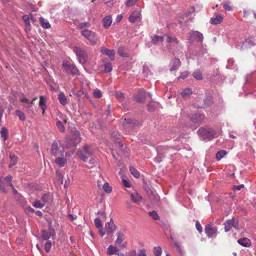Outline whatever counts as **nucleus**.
Masks as SVG:
<instances>
[{"instance_id":"1","label":"nucleus","mask_w":256,"mask_h":256,"mask_svg":"<svg viewBox=\"0 0 256 256\" xmlns=\"http://www.w3.org/2000/svg\"><path fill=\"white\" fill-rule=\"evenodd\" d=\"M95 152L94 148L91 146L84 145L82 149L80 150V156L84 162H86Z\"/></svg>"},{"instance_id":"2","label":"nucleus","mask_w":256,"mask_h":256,"mask_svg":"<svg viewBox=\"0 0 256 256\" xmlns=\"http://www.w3.org/2000/svg\"><path fill=\"white\" fill-rule=\"evenodd\" d=\"M80 34L88 40L91 45L94 46L96 44L98 38L94 32L90 30L84 29L81 30Z\"/></svg>"},{"instance_id":"3","label":"nucleus","mask_w":256,"mask_h":256,"mask_svg":"<svg viewBox=\"0 0 256 256\" xmlns=\"http://www.w3.org/2000/svg\"><path fill=\"white\" fill-rule=\"evenodd\" d=\"M12 177L9 175L5 178H0V190L3 193L8 192L9 187H13L11 182Z\"/></svg>"},{"instance_id":"4","label":"nucleus","mask_w":256,"mask_h":256,"mask_svg":"<svg viewBox=\"0 0 256 256\" xmlns=\"http://www.w3.org/2000/svg\"><path fill=\"white\" fill-rule=\"evenodd\" d=\"M198 134L204 140H210L214 138L216 132L212 128H200L198 131Z\"/></svg>"},{"instance_id":"5","label":"nucleus","mask_w":256,"mask_h":256,"mask_svg":"<svg viewBox=\"0 0 256 256\" xmlns=\"http://www.w3.org/2000/svg\"><path fill=\"white\" fill-rule=\"evenodd\" d=\"M62 66L64 70L67 74L72 76L79 74V70L74 64H71L68 62H64Z\"/></svg>"},{"instance_id":"6","label":"nucleus","mask_w":256,"mask_h":256,"mask_svg":"<svg viewBox=\"0 0 256 256\" xmlns=\"http://www.w3.org/2000/svg\"><path fill=\"white\" fill-rule=\"evenodd\" d=\"M81 138L80 137V133L78 131L74 130L73 132L72 138V139H66V147L74 146L80 142Z\"/></svg>"},{"instance_id":"7","label":"nucleus","mask_w":256,"mask_h":256,"mask_svg":"<svg viewBox=\"0 0 256 256\" xmlns=\"http://www.w3.org/2000/svg\"><path fill=\"white\" fill-rule=\"evenodd\" d=\"M74 52L76 55L80 63L82 64H85L87 60L86 52L84 50L77 46L74 48Z\"/></svg>"},{"instance_id":"8","label":"nucleus","mask_w":256,"mask_h":256,"mask_svg":"<svg viewBox=\"0 0 256 256\" xmlns=\"http://www.w3.org/2000/svg\"><path fill=\"white\" fill-rule=\"evenodd\" d=\"M51 152L55 156H63L64 154V147H60L58 143L56 141L52 144L51 147Z\"/></svg>"},{"instance_id":"9","label":"nucleus","mask_w":256,"mask_h":256,"mask_svg":"<svg viewBox=\"0 0 256 256\" xmlns=\"http://www.w3.org/2000/svg\"><path fill=\"white\" fill-rule=\"evenodd\" d=\"M139 124L137 120H132L130 118H125L123 122V127L128 130H131Z\"/></svg>"},{"instance_id":"10","label":"nucleus","mask_w":256,"mask_h":256,"mask_svg":"<svg viewBox=\"0 0 256 256\" xmlns=\"http://www.w3.org/2000/svg\"><path fill=\"white\" fill-rule=\"evenodd\" d=\"M56 235L55 230L50 225L48 230H43L42 232V237L43 240H47L50 237H53Z\"/></svg>"},{"instance_id":"11","label":"nucleus","mask_w":256,"mask_h":256,"mask_svg":"<svg viewBox=\"0 0 256 256\" xmlns=\"http://www.w3.org/2000/svg\"><path fill=\"white\" fill-rule=\"evenodd\" d=\"M146 91L143 89L140 90L134 97L135 100L139 103H143L146 100Z\"/></svg>"},{"instance_id":"12","label":"nucleus","mask_w":256,"mask_h":256,"mask_svg":"<svg viewBox=\"0 0 256 256\" xmlns=\"http://www.w3.org/2000/svg\"><path fill=\"white\" fill-rule=\"evenodd\" d=\"M204 231L206 235L210 238L216 232L217 228L213 226L211 224H208L206 226Z\"/></svg>"},{"instance_id":"13","label":"nucleus","mask_w":256,"mask_h":256,"mask_svg":"<svg viewBox=\"0 0 256 256\" xmlns=\"http://www.w3.org/2000/svg\"><path fill=\"white\" fill-rule=\"evenodd\" d=\"M105 228L106 230L107 234H112L116 228V226L114 224L112 220L110 219V221L106 222L105 224Z\"/></svg>"},{"instance_id":"14","label":"nucleus","mask_w":256,"mask_h":256,"mask_svg":"<svg viewBox=\"0 0 256 256\" xmlns=\"http://www.w3.org/2000/svg\"><path fill=\"white\" fill-rule=\"evenodd\" d=\"M188 40H192V38H194L202 42L203 40V34L198 31H192L188 36Z\"/></svg>"},{"instance_id":"15","label":"nucleus","mask_w":256,"mask_h":256,"mask_svg":"<svg viewBox=\"0 0 256 256\" xmlns=\"http://www.w3.org/2000/svg\"><path fill=\"white\" fill-rule=\"evenodd\" d=\"M204 104H198V102H196L195 104V106L199 108H202L208 106L212 103V98L211 96H207L204 100Z\"/></svg>"},{"instance_id":"16","label":"nucleus","mask_w":256,"mask_h":256,"mask_svg":"<svg viewBox=\"0 0 256 256\" xmlns=\"http://www.w3.org/2000/svg\"><path fill=\"white\" fill-rule=\"evenodd\" d=\"M101 52L103 54L108 56L111 60H114L115 52L114 50H110L106 48H102L101 50Z\"/></svg>"},{"instance_id":"17","label":"nucleus","mask_w":256,"mask_h":256,"mask_svg":"<svg viewBox=\"0 0 256 256\" xmlns=\"http://www.w3.org/2000/svg\"><path fill=\"white\" fill-rule=\"evenodd\" d=\"M19 98L21 102L26 104L24 106L28 108H32L33 105V102L36 100V98H34L32 102H30V100L26 97H24L23 94L20 96Z\"/></svg>"},{"instance_id":"18","label":"nucleus","mask_w":256,"mask_h":256,"mask_svg":"<svg viewBox=\"0 0 256 256\" xmlns=\"http://www.w3.org/2000/svg\"><path fill=\"white\" fill-rule=\"evenodd\" d=\"M180 61L178 58H174L170 62V70L173 71L178 69L179 66H180Z\"/></svg>"},{"instance_id":"19","label":"nucleus","mask_w":256,"mask_h":256,"mask_svg":"<svg viewBox=\"0 0 256 256\" xmlns=\"http://www.w3.org/2000/svg\"><path fill=\"white\" fill-rule=\"evenodd\" d=\"M140 14L138 10H134L130 14L129 17V20L131 22L134 23L140 18Z\"/></svg>"},{"instance_id":"20","label":"nucleus","mask_w":256,"mask_h":256,"mask_svg":"<svg viewBox=\"0 0 256 256\" xmlns=\"http://www.w3.org/2000/svg\"><path fill=\"white\" fill-rule=\"evenodd\" d=\"M204 116L202 114H194L190 116L191 120L194 122H200L203 120Z\"/></svg>"},{"instance_id":"21","label":"nucleus","mask_w":256,"mask_h":256,"mask_svg":"<svg viewBox=\"0 0 256 256\" xmlns=\"http://www.w3.org/2000/svg\"><path fill=\"white\" fill-rule=\"evenodd\" d=\"M46 100L44 96H40V102H39V106L40 107L41 109L42 110V115H44L45 112V110L46 108Z\"/></svg>"},{"instance_id":"22","label":"nucleus","mask_w":256,"mask_h":256,"mask_svg":"<svg viewBox=\"0 0 256 256\" xmlns=\"http://www.w3.org/2000/svg\"><path fill=\"white\" fill-rule=\"evenodd\" d=\"M130 199L134 202L136 203L142 200V197L137 192H134L130 194Z\"/></svg>"},{"instance_id":"23","label":"nucleus","mask_w":256,"mask_h":256,"mask_svg":"<svg viewBox=\"0 0 256 256\" xmlns=\"http://www.w3.org/2000/svg\"><path fill=\"white\" fill-rule=\"evenodd\" d=\"M223 20V16L222 14H218L216 16L215 18H212L210 19L212 24H220Z\"/></svg>"},{"instance_id":"24","label":"nucleus","mask_w":256,"mask_h":256,"mask_svg":"<svg viewBox=\"0 0 256 256\" xmlns=\"http://www.w3.org/2000/svg\"><path fill=\"white\" fill-rule=\"evenodd\" d=\"M238 242L242 246L248 247L250 246V242L247 238H240L238 240Z\"/></svg>"},{"instance_id":"25","label":"nucleus","mask_w":256,"mask_h":256,"mask_svg":"<svg viewBox=\"0 0 256 256\" xmlns=\"http://www.w3.org/2000/svg\"><path fill=\"white\" fill-rule=\"evenodd\" d=\"M10 163L8 166L10 168H12L13 166L16 165L18 162V158L16 156L12 154H10Z\"/></svg>"},{"instance_id":"26","label":"nucleus","mask_w":256,"mask_h":256,"mask_svg":"<svg viewBox=\"0 0 256 256\" xmlns=\"http://www.w3.org/2000/svg\"><path fill=\"white\" fill-rule=\"evenodd\" d=\"M164 40V36L154 35L152 38V42L155 44H158L162 43Z\"/></svg>"},{"instance_id":"27","label":"nucleus","mask_w":256,"mask_h":256,"mask_svg":"<svg viewBox=\"0 0 256 256\" xmlns=\"http://www.w3.org/2000/svg\"><path fill=\"white\" fill-rule=\"evenodd\" d=\"M58 100L60 104L62 106H65L67 104V98L62 92H60L58 94Z\"/></svg>"},{"instance_id":"28","label":"nucleus","mask_w":256,"mask_h":256,"mask_svg":"<svg viewBox=\"0 0 256 256\" xmlns=\"http://www.w3.org/2000/svg\"><path fill=\"white\" fill-rule=\"evenodd\" d=\"M104 26L105 28H108L112 24V18L110 16H107L103 19Z\"/></svg>"},{"instance_id":"29","label":"nucleus","mask_w":256,"mask_h":256,"mask_svg":"<svg viewBox=\"0 0 256 256\" xmlns=\"http://www.w3.org/2000/svg\"><path fill=\"white\" fill-rule=\"evenodd\" d=\"M40 22L42 26L44 28H50V24L48 20L44 18L40 17L39 19Z\"/></svg>"},{"instance_id":"30","label":"nucleus","mask_w":256,"mask_h":256,"mask_svg":"<svg viewBox=\"0 0 256 256\" xmlns=\"http://www.w3.org/2000/svg\"><path fill=\"white\" fill-rule=\"evenodd\" d=\"M118 248L112 245L110 246L108 248L107 252L109 255L116 254Z\"/></svg>"},{"instance_id":"31","label":"nucleus","mask_w":256,"mask_h":256,"mask_svg":"<svg viewBox=\"0 0 256 256\" xmlns=\"http://www.w3.org/2000/svg\"><path fill=\"white\" fill-rule=\"evenodd\" d=\"M55 162L60 166H64L66 162V160L62 157H58L56 159Z\"/></svg>"},{"instance_id":"32","label":"nucleus","mask_w":256,"mask_h":256,"mask_svg":"<svg viewBox=\"0 0 256 256\" xmlns=\"http://www.w3.org/2000/svg\"><path fill=\"white\" fill-rule=\"evenodd\" d=\"M192 91L190 88H186L182 90V91L181 92V95L182 98H185L192 94Z\"/></svg>"},{"instance_id":"33","label":"nucleus","mask_w":256,"mask_h":256,"mask_svg":"<svg viewBox=\"0 0 256 256\" xmlns=\"http://www.w3.org/2000/svg\"><path fill=\"white\" fill-rule=\"evenodd\" d=\"M118 238L116 240V244H120L124 239V234L121 232H118L117 234Z\"/></svg>"},{"instance_id":"34","label":"nucleus","mask_w":256,"mask_h":256,"mask_svg":"<svg viewBox=\"0 0 256 256\" xmlns=\"http://www.w3.org/2000/svg\"><path fill=\"white\" fill-rule=\"evenodd\" d=\"M0 132L1 136H2V138H3L4 140V141L6 140L8 138V134L7 129L4 127L2 128H1Z\"/></svg>"},{"instance_id":"35","label":"nucleus","mask_w":256,"mask_h":256,"mask_svg":"<svg viewBox=\"0 0 256 256\" xmlns=\"http://www.w3.org/2000/svg\"><path fill=\"white\" fill-rule=\"evenodd\" d=\"M166 42L168 43H171L174 45L177 44L178 43V40L175 37L170 36H167Z\"/></svg>"},{"instance_id":"36","label":"nucleus","mask_w":256,"mask_h":256,"mask_svg":"<svg viewBox=\"0 0 256 256\" xmlns=\"http://www.w3.org/2000/svg\"><path fill=\"white\" fill-rule=\"evenodd\" d=\"M90 24L88 22H80L78 24V29L83 30L86 29L85 28H88L90 27Z\"/></svg>"},{"instance_id":"37","label":"nucleus","mask_w":256,"mask_h":256,"mask_svg":"<svg viewBox=\"0 0 256 256\" xmlns=\"http://www.w3.org/2000/svg\"><path fill=\"white\" fill-rule=\"evenodd\" d=\"M225 232H228L232 227V224L230 220H227L224 224Z\"/></svg>"},{"instance_id":"38","label":"nucleus","mask_w":256,"mask_h":256,"mask_svg":"<svg viewBox=\"0 0 256 256\" xmlns=\"http://www.w3.org/2000/svg\"><path fill=\"white\" fill-rule=\"evenodd\" d=\"M130 170L132 175L136 178H138L140 176L138 172L133 166H130Z\"/></svg>"},{"instance_id":"39","label":"nucleus","mask_w":256,"mask_h":256,"mask_svg":"<svg viewBox=\"0 0 256 256\" xmlns=\"http://www.w3.org/2000/svg\"><path fill=\"white\" fill-rule=\"evenodd\" d=\"M192 76L197 80H200L202 79V74L199 70L194 72L192 74Z\"/></svg>"},{"instance_id":"40","label":"nucleus","mask_w":256,"mask_h":256,"mask_svg":"<svg viewBox=\"0 0 256 256\" xmlns=\"http://www.w3.org/2000/svg\"><path fill=\"white\" fill-rule=\"evenodd\" d=\"M42 203L45 204L46 202H48L50 200V194H45L42 197Z\"/></svg>"},{"instance_id":"41","label":"nucleus","mask_w":256,"mask_h":256,"mask_svg":"<svg viewBox=\"0 0 256 256\" xmlns=\"http://www.w3.org/2000/svg\"><path fill=\"white\" fill-rule=\"evenodd\" d=\"M226 150H221L218 152L216 154V158L218 160H220L226 154Z\"/></svg>"},{"instance_id":"42","label":"nucleus","mask_w":256,"mask_h":256,"mask_svg":"<svg viewBox=\"0 0 256 256\" xmlns=\"http://www.w3.org/2000/svg\"><path fill=\"white\" fill-rule=\"evenodd\" d=\"M16 114L18 116L20 119L22 121L26 120V116L20 110H16Z\"/></svg>"},{"instance_id":"43","label":"nucleus","mask_w":256,"mask_h":256,"mask_svg":"<svg viewBox=\"0 0 256 256\" xmlns=\"http://www.w3.org/2000/svg\"><path fill=\"white\" fill-rule=\"evenodd\" d=\"M116 98L120 102L124 101V94L120 92H116Z\"/></svg>"},{"instance_id":"44","label":"nucleus","mask_w":256,"mask_h":256,"mask_svg":"<svg viewBox=\"0 0 256 256\" xmlns=\"http://www.w3.org/2000/svg\"><path fill=\"white\" fill-rule=\"evenodd\" d=\"M56 125L58 128L60 132H64L65 128L62 122L60 120L58 121L56 123Z\"/></svg>"},{"instance_id":"45","label":"nucleus","mask_w":256,"mask_h":256,"mask_svg":"<svg viewBox=\"0 0 256 256\" xmlns=\"http://www.w3.org/2000/svg\"><path fill=\"white\" fill-rule=\"evenodd\" d=\"M32 206L36 208H42L44 206V203L41 202L40 200H35L32 204Z\"/></svg>"},{"instance_id":"46","label":"nucleus","mask_w":256,"mask_h":256,"mask_svg":"<svg viewBox=\"0 0 256 256\" xmlns=\"http://www.w3.org/2000/svg\"><path fill=\"white\" fill-rule=\"evenodd\" d=\"M118 52L119 55L122 57H127L128 55L126 53L124 52V48L123 47H120L118 48Z\"/></svg>"},{"instance_id":"47","label":"nucleus","mask_w":256,"mask_h":256,"mask_svg":"<svg viewBox=\"0 0 256 256\" xmlns=\"http://www.w3.org/2000/svg\"><path fill=\"white\" fill-rule=\"evenodd\" d=\"M154 253L156 256H160L162 254V248L160 246L154 247Z\"/></svg>"},{"instance_id":"48","label":"nucleus","mask_w":256,"mask_h":256,"mask_svg":"<svg viewBox=\"0 0 256 256\" xmlns=\"http://www.w3.org/2000/svg\"><path fill=\"white\" fill-rule=\"evenodd\" d=\"M93 95L94 98H100L102 96L100 90L98 88L94 90Z\"/></svg>"},{"instance_id":"49","label":"nucleus","mask_w":256,"mask_h":256,"mask_svg":"<svg viewBox=\"0 0 256 256\" xmlns=\"http://www.w3.org/2000/svg\"><path fill=\"white\" fill-rule=\"evenodd\" d=\"M102 188L106 193H110L112 192V188L109 186V184L108 182L104 184L102 186Z\"/></svg>"},{"instance_id":"50","label":"nucleus","mask_w":256,"mask_h":256,"mask_svg":"<svg viewBox=\"0 0 256 256\" xmlns=\"http://www.w3.org/2000/svg\"><path fill=\"white\" fill-rule=\"evenodd\" d=\"M148 214L154 220H158L160 218V217H159L157 212L156 211L150 212H148Z\"/></svg>"},{"instance_id":"51","label":"nucleus","mask_w":256,"mask_h":256,"mask_svg":"<svg viewBox=\"0 0 256 256\" xmlns=\"http://www.w3.org/2000/svg\"><path fill=\"white\" fill-rule=\"evenodd\" d=\"M112 70V66L110 62H107L104 64V72H110Z\"/></svg>"},{"instance_id":"52","label":"nucleus","mask_w":256,"mask_h":256,"mask_svg":"<svg viewBox=\"0 0 256 256\" xmlns=\"http://www.w3.org/2000/svg\"><path fill=\"white\" fill-rule=\"evenodd\" d=\"M94 222L95 226L97 228H102V223L100 218H95Z\"/></svg>"},{"instance_id":"53","label":"nucleus","mask_w":256,"mask_h":256,"mask_svg":"<svg viewBox=\"0 0 256 256\" xmlns=\"http://www.w3.org/2000/svg\"><path fill=\"white\" fill-rule=\"evenodd\" d=\"M56 176L59 182H60L61 184H62L63 183V176H62V174L61 172H60L57 171L56 172Z\"/></svg>"},{"instance_id":"54","label":"nucleus","mask_w":256,"mask_h":256,"mask_svg":"<svg viewBox=\"0 0 256 256\" xmlns=\"http://www.w3.org/2000/svg\"><path fill=\"white\" fill-rule=\"evenodd\" d=\"M25 212L27 214L31 215L34 212V210L32 208L28 206L25 208Z\"/></svg>"},{"instance_id":"55","label":"nucleus","mask_w":256,"mask_h":256,"mask_svg":"<svg viewBox=\"0 0 256 256\" xmlns=\"http://www.w3.org/2000/svg\"><path fill=\"white\" fill-rule=\"evenodd\" d=\"M52 246V242L50 240H48L44 245V249L46 252H48L50 250Z\"/></svg>"},{"instance_id":"56","label":"nucleus","mask_w":256,"mask_h":256,"mask_svg":"<svg viewBox=\"0 0 256 256\" xmlns=\"http://www.w3.org/2000/svg\"><path fill=\"white\" fill-rule=\"evenodd\" d=\"M230 220H232V227L235 229H238V220L235 218H233Z\"/></svg>"},{"instance_id":"57","label":"nucleus","mask_w":256,"mask_h":256,"mask_svg":"<svg viewBox=\"0 0 256 256\" xmlns=\"http://www.w3.org/2000/svg\"><path fill=\"white\" fill-rule=\"evenodd\" d=\"M138 0H128L126 2V6L128 7H130L134 6Z\"/></svg>"},{"instance_id":"58","label":"nucleus","mask_w":256,"mask_h":256,"mask_svg":"<svg viewBox=\"0 0 256 256\" xmlns=\"http://www.w3.org/2000/svg\"><path fill=\"white\" fill-rule=\"evenodd\" d=\"M245 42L250 46H254L256 44L254 42V38H250L246 40Z\"/></svg>"},{"instance_id":"59","label":"nucleus","mask_w":256,"mask_h":256,"mask_svg":"<svg viewBox=\"0 0 256 256\" xmlns=\"http://www.w3.org/2000/svg\"><path fill=\"white\" fill-rule=\"evenodd\" d=\"M23 20L26 22V24L30 26V18L28 16L24 15L22 17Z\"/></svg>"},{"instance_id":"60","label":"nucleus","mask_w":256,"mask_h":256,"mask_svg":"<svg viewBox=\"0 0 256 256\" xmlns=\"http://www.w3.org/2000/svg\"><path fill=\"white\" fill-rule=\"evenodd\" d=\"M96 161L94 158H91L89 160V164L90 165L89 167L90 168H92V167L94 166H96Z\"/></svg>"},{"instance_id":"61","label":"nucleus","mask_w":256,"mask_h":256,"mask_svg":"<svg viewBox=\"0 0 256 256\" xmlns=\"http://www.w3.org/2000/svg\"><path fill=\"white\" fill-rule=\"evenodd\" d=\"M196 226L198 232L201 234L202 232V227L198 222H196Z\"/></svg>"},{"instance_id":"62","label":"nucleus","mask_w":256,"mask_h":256,"mask_svg":"<svg viewBox=\"0 0 256 256\" xmlns=\"http://www.w3.org/2000/svg\"><path fill=\"white\" fill-rule=\"evenodd\" d=\"M188 75V72H182L180 76L178 78V79L180 78H182L184 79L186 78Z\"/></svg>"},{"instance_id":"63","label":"nucleus","mask_w":256,"mask_h":256,"mask_svg":"<svg viewBox=\"0 0 256 256\" xmlns=\"http://www.w3.org/2000/svg\"><path fill=\"white\" fill-rule=\"evenodd\" d=\"M223 8H224L225 10L230 11L232 10V7L230 6V2H228L226 4H224Z\"/></svg>"},{"instance_id":"64","label":"nucleus","mask_w":256,"mask_h":256,"mask_svg":"<svg viewBox=\"0 0 256 256\" xmlns=\"http://www.w3.org/2000/svg\"><path fill=\"white\" fill-rule=\"evenodd\" d=\"M244 188V185L243 184H240V186H234L233 187H232V190H240L242 188Z\"/></svg>"}]
</instances>
